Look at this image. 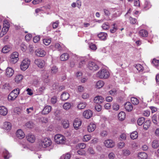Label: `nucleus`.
Wrapping results in <instances>:
<instances>
[{"instance_id": "4d7b16f0", "label": "nucleus", "mask_w": 159, "mask_h": 159, "mask_svg": "<svg viewBox=\"0 0 159 159\" xmlns=\"http://www.w3.org/2000/svg\"><path fill=\"white\" fill-rule=\"evenodd\" d=\"M102 27L103 29L106 30L109 28V25L107 23H104L102 25Z\"/></svg>"}, {"instance_id": "c03bdc74", "label": "nucleus", "mask_w": 159, "mask_h": 159, "mask_svg": "<svg viewBox=\"0 0 159 159\" xmlns=\"http://www.w3.org/2000/svg\"><path fill=\"white\" fill-rule=\"evenodd\" d=\"M145 119L144 117H142L138 119L137 120L138 124L139 125H142L144 123Z\"/></svg>"}, {"instance_id": "a18cd8bd", "label": "nucleus", "mask_w": 159, "mask_h": 159, "mask_svg": "<svg viewBox=\"0 0 159 159\" xmlns=\"http://www.w3.org/2000/svg\"><path fill=\"white\" fill-rule=\"evenodd\" d=\"M25 125L27 127L32 128L34 127V124L32 121H29L26 123Z\"/></svg>"}, {"instance_id": "bf43d9fd", "label": "nucleus", "mask_w": 159, "mask_h": 159, "mask_svg": "<svg viewBox=\"0 0 159 159\" xmlns=\"http://www.w3.org/2000/svg\"><path fill=\"white\" fill-rule=\"evenodd\" d=\"M84 89L83 86L81 85H80L78 87L77 92H78L81 93L84 91Z\"/></svg>"}, {"instance_id": "423d86ee", "label": "nucleus", "mask_w": 159, "mask_h": 159, "mask_svg": "<svg viewBox=\"0 0 159 159\" xmlns=\"http://www.w3.org/2000/svg\"><path fill=\"white\" fill-rule=\"evenodd\" d=\"M19 54L16 52H14L10 56L9 61L12 64L16 63L19 60Z\"/></svg>"}, {"instance_id": "473e14b6", "label": "nucleus", "mask_w": 159, "mask_h": 159, "mask_svg": "<svg viewBox=\"0 0 159 159\" xmlns=\"http://www.w3.org/2000/svg\"><path fill=\"white\" fill-rule=\"evenodd\" d=\"M11 50V48L7 46H4L2 49V52L3 53H7L9 52Z\"/></svg>"}, {"instance_id": "864d4df0", "label": "nucleus", "mask_w": 159, "mask_h": 159, "mask_svg": "<svg viewBox=\"0 0 159 159\" xmlns=\"http://www.w3.org/2000/svg\"><path fill=\"white\" fill-rule=\"evenodd\" d=\"M117 91L116 89H113L109 92V94L112 96H114L117 94Z\"/></svg>"}, {"instance_id": "39448f33", "label": "nucleus", "mask_w": 159, "mask_h": 159, "mask_svg": "<svg viewBox=\"0 0 159 159\" xmlns=\"http://www.w3.org/2000/svg\"><path fill=\"white\" fill-rule=\"evenodd\" d=\"M30 64V60L28 58L24 59L21 62L20 69L22 71H25L29 67Z\"/></svg>"}, {"instance_id": "ea45409f", "label": "nucleus", "mask_w": 159, "mask_h": 159, "mask_svg": "<svg viewBox=\"0 0 159 159\" xmlns=\"http://www.w3.org/2000/svg\"><path fill=\"white\" fill-rule=\"evenodd\" d=\"M86 147V144L84 143H80L78 144L76 146L77 149L80 148L81 149L85 148Z\"/></svg>"}, {"instance_id": "b1692460", "label": "nucleus", "mask_w": 159, "mask_h": 159, "mask_svg": "<svg viewBox=\"0 0 159 159\" xmlns=\"http://www.w3.org/2000/svg\"><path fill=\"white\" fill-rule=\"evenodd\" d=\"M70 95L68 93L64 92L61 95V98L62 100L65 101L68 99Z\"/></svg>"}, {"instance_id": "e2e57ef3", "label": "nucleus", "mask_w": 159, "mask_h": 159, "mask_svg": "<svg viewBox=\"0 0 159 159\" xmlns=\"http://www.w3.org/2000/svg\"><path fill=\"white\" fill-rule=\"evenodd\" d=\"M87 151L89 153L93 155L95 153V152L93 149L91 147L88 149Z\"/></svg>"}, {"instance_id": "bb28decb", "label": "nucleus", "mask_w": 159, "mask_h": 159, "mask_svg": "<svg viewBox=\"0 0 159 159\" xmlns=\"http://www.w3.org/2000/svg\"><path fill=\"white\" fill-rule=\"evenodd\" d=\"M98 37L101 40H105L106 39L107 34L106 33L101 32L98 35Z\"/></svg>"}, {"instance_id": "5701e85b", "label": "nucleus", "mask_w": 159, "mask_h": 159, "mask_svg": "<svg viewBox=\"0 0 159 159\" xmlns=\"http://www.w3.org/2000/svg\"><path fill=\"white\" fill-rule=\"evenodd\" d=\"M12 127L11 124L8 122H5L4 123L3 128L7 130H10Z\"/></svg>"}, {"instance_id": "a211bd4d", "label": "nucleus", "mask_w": 159, "mask_h": 159, "mask_svg": "<svg viewBox=\"0 0 159 159\" xmlns=\"http://www.w3.org/2000/svg\"><path fill=\"white\" fill-rule=\"evenodd\" d=\"M27 140L30 143H34L35 140V137L34 135L32 134H29L26 136Z\"/></svg>"}, {"instance_id": "603ef678", "label": "nucleus", "mask_w": 159, "mask_h": 159, "mask_svg": "<svg viewBox=\"0 0 159 159\" xmlns=\"http://www.w3.org/2000/svg\"><path fill=\"white\" fill-rule=\"evenodd\" d=\"M4 158L5 159H7L9 158L10 157V154L8 152L7 150H5L4 152Z\"/></svg>"}, {"instance_id": "20e7f679", "label": "nucleus", "mask_w": 159, "mask_h": 159, "mask_svg": "<svg viewBox=\"0 0 159 159\" xmlns=\"http://www.w3.org/2000/svg\"><path fill=\"white\" fill-rule=\"evenodd\" d=\"M55 142L59 144H64L66 142V139L65 136L60 134H57L54 137Z\"/></svg>"}, {"instance_id": "393cba45", "label": "nucleus", "mask_w": 159, "mask_h": 159, "mask_svg": "<svg viewBox=\"0 0 159 159\" xmlns=\"http://www.w3.org/2000/svg\"><path fill=\"white\" fill-rule=\"evenodd\" d=\"M118 118L120 121L123 120L125 118V113L123 111L120 112L118 115Z\"/></svg>"}, {"instance_id": "7c9ffc66", "label": "nucleus", "mask_w": 159, "mask_h": 159, "mask_svg": "<svg viewBox=\"0 0 159 159\" xmlns=\"http://www.w3.org/2000/svg\"><path fill=\"white\" fill-rule=\"evenodd\" d=\"M104 84V82L101 80L98 81L96 84V88L98 89H100L102 87Z\"/></svg>"}, {"instance_id": "9d476101", "label": "nucleus", "mask_w": 159, "mask_h": 159, "mask_svg": "<svg viewBox=\"0 0 159 159\" xmlns=\"http://www.w3.org/2000/svg\"><path fill=\"white\" fill-rule=\"evenodd\" d=\"M35 53L37 56L40 57H43L46 55V53L45 51L41 49H38L36 50Z\"/></svg>"}, {"instance_id": "a878e982", "label": "nucleus", "mask_w": 159, "mask_h": 159, "mask_svg": "<svg viewBox=\"0 0 159 159\" xmlns=\"http://www.w3.org/2000/svg\"><path fill=\"white\" fill-rule=\"evenodd\" d=\"M23 78V76L21 74H19L16 75L15 78V80L17 83H19L22 80Z\"/></svg>"}, {"instance_id": "f3484780", "label": "nucleus", "mask_w": 159, "mask_h": 159, "mask_svg": "<svg viewBox=\"0 0 159 159\" xmlns=\"http://www.w3.org/2000/svg\"><path fill=\"white\" fill-rule=\"evenodd\" d=\"M104 101V99L101 96L95 97L94 99V102L96 103H101Z\"/></svg>"}, {"instance_id": "aec40b11", "label": "nucleus", "mask_w": 159, "mask_h": 159, "mask_svg": "<svg viewBox=\"0 0 159 159\" xmlns=\"http://www.w3.org/2000/svg\"><path fill=\"white\" fill-rule=\"evenodd\" d=\"M125 108L128 111H131L133 108L132 104L129 102H127L125 103Z\"/></svg>"}, {"instance_id": "e433bc0d", "label": "nucleus", "mask_w": 159, "mask_h": 159, "mask_svg": "<svg viewBox=\"0 0 159 159\" xmlns=\"http://www.w3.org/2000/svg\"><path fill=\"white\" fill-rule=\"evenodd\" d=\"M151 5L149 2L146 1L143 5V8L145 10H147L151 7Z\"/></svg>"}, {"instance_id": "774afa93", "label": "nucleus", "mask_w": 159, "mask_h": 159, "mask_svg": "<svg viewBox=\"0 0 159 159\" xmlns=\"http://www.w3.org/2000/svg\"><path fill=\"white\" fill-rule=\"evenodd\" d=\"M51 72L54 74L56 73L58 71L57 68L56 66H53L51 69Z\"/></svg>"}, {"instance_id": "58836bf2", "label": "nucleus", "mask_w": 159, "mask_h": 159, "mask_svg": "<svg viewBox=\"0 0 159 159\" xmlns=\"http://www.w3.org/2000/svg\"><path fill=\"white\" fill-rule=\"evenodd\" d=\"M91 138V136L89 134L83 136V140L84 142H87Z\"/></svg>"}, {"instance_id": "c756f323", "label": "nucleus", "mask_w": 159, "mask_h": 159, "mask_svg": "<svg viewBox=\"0 0 159 159\" xmlns=\"http://www.w3.org/2000/svg\"><path fill=\"white\" fill-rule=\"evenodd\" d=\"M152 145L153 148H157L159 146V141L157 140H154L152 143Z\"/></svg>"}, {"instance_id": "f03ea898", "label": "nucleus", "mask_w": 159, "mask_h": 159, "mask_svg": "<svg viewBox=\"0 0 159 159\" xmlns=\"http://www.w3.org/2000/svg\"><path fill=\"white\" fill-rule=\"evenodd\" d=\"M20 93V90L17 88L13 90L9 94L8 97L9 101H13L15 100Z\"/></svg>"}, {"instance_id": "49530a36", "label": "nucleus", "mask_w": 159, "mask_h": 159, "mask_svg": "<svg viewBox=\"0 0 159 159\" xmlns=\"http://www.w3.org/2000/svg\"><path fill=\"white\" fill-rule=\"evenodd\" d=\"M43 43L46 45H49L51 42V39H44L43 40Z\"/></svg>"}, {"instance_id": "5fc2aeb1", "label": "nucleus", "mask_w": 159, "mask_h": 159, "mask_svg": "<svg viewBox=\"0 0 159 159\" xmlns=\"http://www.w3.org/2000/svg\"><path fill=\"white\" fill-rule=\"evenodd\" d=\"M59 22L58 20H57L55 22L52 23V25L53 26V29H56L57 28L58 26L59 25Z\"/></svg>"}, {"instance_id": "f704fd0d", "label": "nucleus", "mask_w": 159, "mask_h": 159, "mask_svg": "<svg viewBox=\"0 0 159 159\" xmlns=\"http://www.w3.org/2000/svg\"><path fill=\"white\" fill-rule=\"evenodd\" d=\"M150 122L149 120H146L144 123L143 128L145 130L147 129L150 126Z\"/></svg>"}, {"instance_id": "dca6fc26", "label": "nucleus", "mask_w": 159, "mask_h": 159, "mask_svg": "<svg viewBox=\"0 0 159 159\" xmlns=\"http://www.w3.org/2000/svg\"><path fill=\"white\" fill-rule=\"evenodd\" d=\"M14 73V70L11 67H7L6 70V75L8 77L12 76Z\"/></svg>"}, {"instance_id": "8fccbe9b", "label": "nucleus", "mask_w": 159, "mask_h": 159, "mask_svg": "<svg viewBox=\"0 0 159 159\" xmlns=\"http://www.w3.org/2000/svg\"><path fill=\"white\" fill-rule=\"evenodd\" d=\"M42 86L39 89V91L41 93L43 92L45 89L46 88V84L44 83L43 84L42 83Z\"/></svg>"}, {"instance_id": "680f3d73", "label": "nucleus", "mask_w": 159, "mask_h": 159, "mask_svg": "<svg viewBox=\"0 0 159 159\" xmlns=\"http://www.w3.org/2000/svg\"><path fill=\"white\" fill-rule=\"evenodd\" d=\"M115 157V154L112 152L110 153L108 155V157L109 159H114Z\"/></svg>"}, {"instance_id": "a19ab883", "label": "nucleus", "mask_w": 159, "mask_h": 159, "mask_svg": "<svg viewBox=\"0 0 159 159\" xmlns=\"http://www.w3.org/2000/svg\"><path fill=\"white\" fill-rule=\"evenodd\" d=\"M63 127L65 128H67L69 126V121L67 120H64L62 124Z\"/></svg>"}, {"instance_id": "f8f14e48", "label": "nucleus", "mask_w": 159, "mask_h": 159, "mask_svg": "<svg viewBox=\"0 0 159 159\" xmlns=\"http://www.w3.org/2000/svg\"><path fill=\"white\" fill-rule=\"evenodd\" d=\"M96 126L95 124L93 122L90 123L87 126V130L89 132L93 131L96 128Z\"/></svg>"}, {"instance_id": "3c124183", "label": "nucleus", "mask_w": 159, "mask_h": 159, "mask_svg": "<svg viewBox=\"0 0 159 159\" xmlns=\"http://www.w3.org/2000/svg\"><path fill=\"white\" fill-rule=\"evenodd\" d=\"M89 93H84L82 95V98L85 99L89 98Z\"/></svg>"}, {"instance_id": "37998d69", "label": "nucleus", "mask_w": 159, "mask_h": 159, "mask_svg": "<svg viewBox=\"0 0 159 159\" xmlns=\"http://www.w3.org/2000/svg\"><path fill=\"white\" fill-rule=\"evenodd\" d=\"M39 122L41 123H46L48 121V119L47 118L41 117L39 118Z\"/></svg>"}, {"instance_id": "2f4dec72", "label": "nucleus", "mask_w": 159, "mask_h": 159, "mask_svg": "<svg viewBox=\"0 0 159 159\" xmlns=\"http://www.w3.org/2000/svg\"><path fill=\"white\" fill-rule=\"evenodd\" d=\"M86 106V104L85 102H80L78 105V108L79 109L84 108Z\"/></svg>"}, {"instance_id": "1a4fd4ad", "label": "nucleus", "mask_w": 159, "mask_h": 159, "mask_svg": "<svg viewBox=\"0 0 159 159\" xmlns=\"http://www.w3.org/2000/svg\"><path fill=\"white\" fill-rule=\"evenodd\" d=\"M105 146L107 148L113 147L115 145V142L111 139H107L104 142Z\"/></svg>"}, {"instance_id": "4c0bfd02", "label": "nucleus", "mask_w": 159, "mask_h": 159, "mask_svg": "<svg viewBox=\"0 0 159 159\" xmlns=\"http://www.w3.org/2000/svg\"><path fill=\"white\" fill-rule=\"evenodd\" d=\"M112 28L110 30V32L111 33H115L117 29V25L116 23H114L112 25Z\"/></svg>"}, {"instance_id": "338daca9", "label": "nucleus", "mask_w": 159, "mask_h": 159, "mask_svg": "<svg viewBox=\"0 0 159 159\" xmlns=\"http://www.w3.org/2000/svg\"><path fill=\"white\" fill-rule=\"evenodd\" d=\"M117 146L119 148H121L125 146V143L123 142H120L118 143Z\"/></svg>"}, {"instance_id": "cd10ccee", "label": "nucleus", "mask_w": 159, "mask_h": 159, "mask_svg": "<svg viewBox=\"0 0 159 159\" xmlns=\"http://www.w3.org/2000/svg\"><path fill=\"white\" fill-rule=\"evenodd\" d=\"M139 34L140 36L143 37H147L148 35V32L144 30H141L139 31Z\"/></svg>"}, {"instance_id": "6e6552de", "label": "nucleus", "mask_w": 159, "mask_h": 159, "mask_svg": "<svg viewBox=\"0 0 159 159\" xmlns=\"http://www.w3.org/2000/svg\"><path fill=\"white\" fill-rule=\"evenodd\" d=\"M34 63L40 68H42L45 65V61L41 59H35L34 61Z\"/></svg>"}, {"instance_id": "7ed1b4c3", "label": "nucleus", "mask_w": 159, "mask_h": 159, "mask_svg": "<svg viewBox=\"0 0 159 159\" xmlns=\"http://www.w3.org/2000/svg\"><path fill=\"white\" fill-rule=\"evenodd\" d=\"M52 141L50 139L45 138L39 142V146L41 148H46L51 145Z\"/></svg>"}, {"instance_id": "052dcab7", "label": "nucleus", "mask_w": 159, "mask_h": 159, "mask_svg": "<svg viewBox=\"0 0 159 159\" xmlns=\"http://www.w3.org/2000/svg\"><path fill=\"white\" fill-rule=\"evenodd\" d=\"M78 154L80 155H84L85 154V151L83 149H80L77 151Z\"/></svg>"}, {"instance_id": "2eb2a0df", "label": "nucleus", "mask_w": 159, "mask_h": 159, "mask_svg": "<svg viewBox=\"0 0 159 159\" xmlns=\"http://www.w3.org/2000/svg\"><path fill=\"white\" fill-rule=\"evenodd\" d=\"M7 108L4 106H0V114L3 116H6L8 113Z\"/></svg>"}, {"instance_id": "4be33fe9", "label": "nucleus", "mask_w": 159, "mask_h": 159, "mask_svg": "<svg viewBox=\"0 0 159 159\" xmlns=\"http://www.w3.org/2000/svg\"><path fill=\"white\" fill-rule=\"evenodd\" d=\"M138 157L140 159H147L148 156L147 153L144 152H141L138 154Z\"/></svg>"}, {"instance_id": "412c9836", "label": "nucleus", "mask_w": 159, "mask_h": 159, "mask_svg": "<svg viewBox=\"0 0 159 159\" xmlns=\"http://www.w3.org/2000/svg\"><path fill=\"white\" fill-rule=\"evenodd\" d=\"M62 107L65 110L68 111L72 107V105L70 102H66L63 104Z\"/></svg>"}, {"instance_id": "6e6d98bb", "label": "nucleus", "mask_w": 159, "mask_h": 159, "mask_svg": "<svg viewBox=\"0 0 159 159\" xmlns=\"http://www.w3.org/2000/svg\"><path fill=\"white\" fill-rule=\"evenodd\" d=\"M152 63L154 66H157L159 64V60L156 59H154L152 60Z\"/></svg>"}, {"instance_id": "ddd939ff", "label": "nucleus", "mask_w": 159, "mask_h": 159, "mask_svg": "<svg viewBox=\"0 0 159 159\" xmlns=\"http://www.w3.org/2000/svg\"><path fill=\"white\" fill-rule=\"evenodd\" d=\"M82 122L80 119L77 118L73 122V126L74 128L76 129H79V127L81 126Z\"/></svg>"}, {"instance_id": "c85d7f7f", "label": "nucleus", "mask_w": 159, "mask_h": 159, "mask_svg": "<svg viewBox=\"0 0 159 159\" xmlns=\"http://www.w3.org/2000/svg\"><path fill=\"white\" fill-rule=\"evenodd\" d=\"M69 58V55L67 53H64L62 54L60 57V59L61 61H65Z\"/></svg>"}, {"instance_id": "72a5a7b5", "label": "nucleus", "mask_w": 159, "mask_h": 159, "mask_svg": "<svg viewBox=\"0 0 159 159\" xmlns=\"http://www.w3.org/2000/svg\"><path fill=\"white\" fill-rule=\"evenodd\" d=\"M131 138L133 139H136L138 137V133L136 131L132 132L130 135Z\"/></svg>"}, {"instance_id": "f257e3e1", "label": "nucleus", "mask_w": 159, "mask_h": 159, "mask_svg": "<svg viewBox=\"0 0 159 159\" xmlns=\"http://www.w3.org/2000/svg\"><path fill=\"white\" fill-rule=\"evenodd\" d=\"M97 77L101 79L108 78L110 75L109 71L106 69H101L96 74Z\"/></svg>"}, {"instance_id": "de8ad7c7", "label": "nucleus", "mask_w": 159, "mask_h": 159, "mask_svg": "<svg viewBox=\"0 0 159 159\" xmlns=\"http://www.w3.org/2000/svg\"><path fill=\"white\" fill-rule=\"evenodd\" d=\"M120 108L119 105L116 103H114L112 105V108L115 111H118Z\"/></svg>"}, {"instance_id": "09e8293b", "label": "nucleus", "mask_w": 159, "mask_h": 159, "mask_svg": "<svg viewBox=\"0 0 159 159\" xmlns=\"http://www.w3.org/2000/svg\"><path fill=\"white\" fill-rule=\"evenodd\" d=\"M135 67L139 71H142L143 69V67L140 64L136 65Z\"/></svg>"}, {"instance_id": "4468645a", "label": "nucleus", "mask_w": 159, "mask_h": 159, "mask_svg": "<svg viewBox=\"0 0 159 159\" xmlns=\"http://www.w3.org/2000/svg\"><path fill=\"white\" fill-rule=\"evenodd\" d=\"M16 137L19 139H22L25 137V134L24 132L21 129H18L16 133Z\"/></svg>"}, {"instance_id": "79ce46f5", "label": "nucleus", "mask_w": 159, "mask_h": 159, "mask_svg": "<svg viewBox=\"0 0 159 159\" xmlns=\"http://www.w3.org/2000/svg\"><path fill=\"white\" fill-rule=\"evenodd\" d=\"M71 154L69 152H68L63 154L61 157V158L64 159H69L71 157Z\"/></svg>"}, {"instance_id": "69168bd1", "label": "nucleus", "mask_w": 159, "mask_h": 159, "mask_svg": "<svg viewBox=\"0 0 159 159\" xmlns=\"http://www.w3.org/2000/svg\"><path fill=\"white\" fill-rule=\"evenodd\" d=\"M120 140H125L126 138V135L125 134H122L120 135Z\"/></svg>"}, {"instance_id": "c9c22d12", "label": "nucleus", "mask_w": 159, "mask_h": 159, "mask_svg": "<svg viewBox=\"0 0 159 159\" xmlns=\"http://www.w3.org/2000/svg\"><path fill=\"white\" fill-rule=\"evenodd\" d=\"M131 101L132 103L135 105H138L139 102V100L135 97H132L131 98Z\"/></svg>"}, {"instance_id": "0eeeda50", "label": "nucleus", "mask_w": 159, "mask_h": 159, "mask_svg": "<svg viewBox=\"0 0 159 159\" xmlns=\"http://www.w3.org/2000/svg\"><path fill=\"white\" fill-rule=\"evenodd\" d=\"M88 68L93 71L99 69V67L96 63L93 61H89L87 66Z\"/></svg>"}, {"instance_id": "6ab92c4d", "label": "nucleus", "mask_w": 159, "mask_h": 159, "mask_svg": "<svg viewBox=\"0 0 159 159\" xmlns=\"http://www.w3.org/2000/svg\"><path fill=\"white\" fill-rule=\"evenodd\" d=\"M52 110V107L49 105H47L45 107L42 111V113L44 115H47Z\"/></svg>"}, {"instance_id": "13d9d810", "label": "nucleus", "mask_w": 159, "mask_h": 159, "mask_svg": "<svg viewBox=\"0 0 159 159\" xmlns=\"http://www.w3.org/2000/svg\"><path fill=\"white\" fill-rule=\"evenodd\" d=\"M3 26L9 28L10 27V24L7 20H5L3 22Z\"/></svg>"}, {"instance_id": "9b49d317", "label": "nucleus", "mask_w": 159, "mask_h": 159, "mask_svg": "<svg viewBox=\"0 0 159 159\" xmlns=\"http://www.w3.org/2000/svg\"><path fill=\"white\" fill-rule=\"evenodd\" d=\"M92 112L89 110L85 111L83 113V116L87 119H89L92 116Z\"/></svg>"}, {"instance_id": "0e129e2a", "label": "nucleus", "mask_w": 159, "mask_h": 159, "mask_svg": "<svg viewBox=\"0 0 159 159\" xmlns=\"http://www.w3.org/2000/svg\"><path fill=\"white\" fill-rule=\"evenodd\" d=\"M123 153L125 156H128L130 154V152L128 150L124 149L123 150Z\"/></svg>"}]
</instances>
